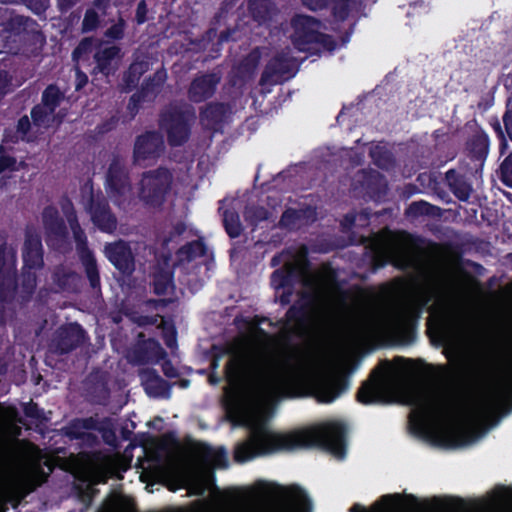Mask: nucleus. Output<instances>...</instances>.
<instances>
[{
	"instance_id": "f257e3e1",
	"label": "nucleus",
	"mask_w": 512,
	"mask_h": 512,
	"mask_svg": "<svg viewBox=\"0 0 512 512\" xmlns=\"http://www.w3.org/2000/svg\"><path fill=\"white\" fill-rule=\"evenodd\" d=\"M264 320L258 316V457L320 448L343 458L347 451V427L342 422H326L288 432L269 426L281 399L312 395L320 403H331L349 389V377L341 373L308 376L291 356L265 371L260 350V342L266 336L261 327Z\"/></svg>"
},
{
	"instance_id": "f03ea898",
	"label": "nucleus",
	"mask_w": 512,
	"mask_h": 512,
	"mask_svg": "<svg viewBox=\"0 0 512 512\" xmlns=\"http://www.w3.org/2000/svg\"><path fill=\"white\" fill-rule=\"evenodd\" d=\"M228 385L223 388L221 404L225 419L233 426L249 429V438L237 445L234 458L238 462L256 453V346L253 340L242 339L225 368Z\"/></svg>"
},
{
	"instance_id": "7ed1b4c3",
	"label": "nucleus",
	"mask_w": 512,
	"mask_h": 512,
	"mask_svg": "<svg viewBox=\"0 0 512 512\" xmlns=\"http://www.w3.org/2000/svg\"><path fill=\"white\" fill-rule=\"evenodd\" d=\"M258 512H313V502L296 483L258 481Z\"/></svg>"
},
{
	"instance_id": "20e7f679",
	"label": "nucleus",
	"mask_w": 512,
	"mask_h": 512,
	"mask_svg": "<svg viewBox=\"0 0 512 512\" xmlns=\"http://www.w3.org/2000/svg\"><path fill=\"white\" fill-rule=\"evenodd\" d=\"M421 306L401 305L395 308L385 319L369 317L360 327L361 333L374 336L390 331L403 344H411L417 336V325L421 318Z\"/></svg>"
},
{
	"instance_id": "39448f33",
	"label": "nucleus",
	"mask_w": 512,
	"mask_h": 512,
	"mask_svg": "<svg viewBox=\"0 0 512 512\" xmlns=\"http://www.w3.org/2000/svg\"><path fill=\"white\" fill-rule=\"evenodd\" d=\"M195 119L193 107L188 104L171 103L162 110L159 127L165 132L168 144L178 147L189 140Z\"/></svg>"
},
{
	"instance_id": "423d86ee",
	"label": "nucleus",
	"mask_w": 512,
	"mask_h": 512,
	"mask_svg": "<svg viewBox=\"0 0 512 512\" xmlns=\"http://www.w3.org/2000/svg\"><path fill=\"white\" fill-rule=\"evenodd\" d=\"M291 26L293 28L291 40L298 51L311 52L314 47H322L329 51L335 48L333 38L321 31V20L296 14L291 20Z\"/></svg>"
},
{
	"instance_id": "0eeeda50",
	"label": "nucleus",
	"mask_w": 512,
	"mask_h": 512,
	"mask_svg": "<svg viewBox=\"0 0 512 512\" xmlns=\"http://www.w3.org/2000/svg\"><path fill=\"white\" fill-rule=\"evenodd\" d=\"M477 383L481 387V393L467 412L470 421H485L512 411L511 397L504 396L497 388L488 386L482 375L477 376Z\"/></svg>"
},
{
	"instance_id": "6e6552de",
	"label": "nucleus",
	"mask_w": 512,
	"mask_h": 512,
	"mask_svg": "<svg viewBox=\"0 0 512 512\" xmlns=\"http://www.w3.org/2000/svg\"><path fill=\"white\" fill-rule=\"evenodd\" d=\"M103 253L122 276L130 277L136 270V257L153 255L154 250L145 242H136L132 248L128 241L118 239L106 243Z\"/></svg>"
},
{
	"instance_id": "1a4fd4ad",
	"label": "nucleus",
	"mask_w": 512,
	"mask_h": 512,
	"mask_svg": "<svg viewBox=\"0 0 512 512\" xmlns=\"http://www.w3.org/2000/svg\"><path fill=\"white\" fill-rule=\"evenodd\" d=\"M62 208L72 230L73 237L76 242V249L90 286L93 289L100 291V273L97 261L87 246V237L78 223L75 210L69 201L66 205H63Z\"/></svg>"
},
{
	"instance_id": "9d476101",
	"label": "nucleus",
	"mask_w": 512,
	"mask_h": 512,
	"mask_svg": "<svg viewBox=\"0 0 512 512\" xmlns=\"http://www.w3.org/2000/svg\"><path fill=\"white\" fill-rule=\"evenodd\" d=\"M172 181V173L164 167L144 172L138 183L139 199L146 205L159 207L164 202Z\"/></svg>"
},
{
	"instance_id": "9b49d317",
	"label": "nucleus",
	"mask_w": 512,
	"mask_h": 512,
	"mask_svg": "<svg viewBox=\"0 0 512 512\" xmlns=\"http://www.w3.org/2000/svg\"><path fill=\"white\" fill-rule=\"evenodd\" d=\"M108 194L115 205L122 209L129 207L134 201V193L125 163L114 157L106 173Z\"/></svg>"
},
{
	"instance_id": "f8f14e48",
	"label": "nucleus",
	"mask_w": 512,
	"mask_h": 512,
	"mask_svg": "<svg viewBox=\"0 0 512 512\" xmlns=\"http://www.w3.org/2000/svg\"><path fill=\"white\" fill-rule=\"evenodd\" d=\"M47 480V474L39 466H35L28 474L11 476L0 489V501L15 500V507L37 486Z\"/></svg>"
},
{
	"instance_id": "ddd939ff",
	"label": "nucleus",
	"mask_w": 512,
	"mask_h": 512,
	"mask_svg": "<svg viewBox=\"0 0 512 512\" xmlns=\"http://www.w3.org/2000/svg\"><path fill=\"white\" fill-rule=\"evenodd\" d=\"M311 272V263L306 256L294 258L286 262L280 269H276L271 274V284L276 290L295 287L297 282H302L304 286H312V280L309 279Z\"/></svg>"
},
{
	"instance_id": "4468645a",
	"label": "nucleus",
	"mask_w": 512,
	"mask_h": 512,
	"mask_svg": "<svg viewBox=\"0 0 512 512\" xmlns=\"http://www.w3.org/2000/svg\"><path fill=\"white\" fill-rule=\"evenodd\" d=\"M16 251L0 236V300H10L16 290Z\"/></svg>"
},
{
	"instance_id": "2eb2a0df",
	"label": "nucleus",
	"mask_w": 512,
	"mask_h": 512,
	"mask_svg": "<svg viewBox=\"0 0 512 512\" xmlns=\"http://www.w3.org/2000/svg\"><path fill=\"white\" fill-rule=\"evenodd\" d=\"M87 212L95 226L106 233H113L117 228V218L112 213L108 201L102 193H89L85 204Z\"/></svg>"
},
{
	"instance_id": "dca6fc26",
	"label": "nucleus",
	"mask_w": 512,
	"mask_h": 512,
	"mask_svg": "<svg viewBox=\"0 0 512 512\" xmlns=\"http://www.w3.org/2000/svg\"><path fill=\"white\" fill-rule=\"evenodd\" d=\"M87 340L86 332L77 323H71L58 328L51 340L50 350L58 355L72 352L82 346Z\"/></svg>"
},
{
	"instance_id": "f3484780",
	"label": "nucleus",
	"mask_w": 512,
	"mask_h": 512,
	"mask_svg": "<svg viewBox=\"0 0 512 512\" xmlns=\"http://www.w3.org/2000/svg\"><path fill=\"white\" fill-rule=\"evenodd\" d=\"M297 73L295 58L285 54L275 55L263 71L258 85L278 84L294 77Z\"/></svg>"
},
{
	"instance_id": "a211bd4d",
	"label": "nucleus",
	"mask_w": 512,
	"mask_h": 512,
	"mask_svg": "<svg viewBox=\"0 0 512 512\" xmlns=\"http://www.w3.org/2000/svg\"><path fill=\"white\" fill-rule=\"evenodd\" d=\"M144 334H138L137 343L127 352V360L134 365L157 363L166 355L165 350L154 339L143 340Z\"/></svg>"
},
{
	"instance_id": "6ab92c4d",
	"label": "nucleus",
	"mask_w": 512,
	"mask_h": 512,
	"mask_svg": "<svg viewBox=\"0 0 512 512\" xmlns=\"http://www.w3.org/2000/svg\"><path fill=\"white\" fill-rule=\"evenodd\" d=\"M165 151L163 136L156 131L146 132L136 138L133 158L136 164L155 160Z\"/></svg>"
},
{
	"instance_id": "aec40b11",
	"label": "nucleus",
	"mask_w": 512,
	"mask_h": 512,
	"mask_svg": "<svg viewBox=\"0 0 512 512\" xmlns=\"http://www.w3.org/2000/svg\"><path fill=\"white\" fill-rule=\"evenodd\" d=\"M391 363L385 360L373 369L370 377L358 389L356 399L362 404H375L382 400L380 385L385 375L391 370Z\"/></svg>"
},
{
	"instance_id": "412c9836",
	"label": "nucleus",
	"mask_w": 512,
	"mask_h": 512,
	"mask_svg": "<svg viewBox=\"0 0 512 512\" xmlns=\"http://www.w3.org/2000/svg\"><path fill=\"white\" fill-rule=\"evenodd\" d=\"M489 151L490 138L484 130L478 129L467 138L465 142V152L467 157L474 164V176L482 174Z\"/></svg>"
},
{
	"instance_id": "4be33fe9",
	"label": "nucleus",
	"mask_w": 512,
	"mask_h": 512,
	"mask_svg": "<svg viewBox=\"0 0 512 512\" xmlns=\"http://www.w3.org/2000/svg\"><path fill=\"white\" fill-rule=\"evenodd\" d=\"M42 223L49 245L56 249H62L66 243L67 230L58 210L53 206H47L42 212Z\"/></svg>"
},
{
	"instance_id": "5701e85b",
	"label": "nucleus",
	"mask_w": 512,
	"mask_h": 512,
	"mask_svg": "<svg viewBox=\"0 0 512 512\" xmlns=\"http://www.w3.org/2000/svg\"><path fill=\"white\" fill-rule=\"evenodd\" d=\"M222 79V74L219 71H213L211 73L200 74L196 76L189 85L188 98L190 101L200 103L208 98H211L217 85Z\"/></svg>"
},
{
	"instance_id": "b1692460",
	"label": "nucleus",
	"mask_w": 512,
	"mask_h": 512,
	"mask_svg": "<svg viewBox=\"0 0 512 512\" xmlns=\"http://www.w3.org/2000/svg\"><path fill=\"white\" fill-rule=\"evenodd\" d=\"M93 58L96 63L94 70L108 76L119 67L122 58L121 48L117 45L100 41Z\"/></svg>"
},
{
	"instance_id": "393cba45",
	"label": "nucleus",
	"mask_w": 512,
	"mask_h": 512,
	"mask_svg": "<svg viewBox=\"0 0 512 512\" xmlns=\"http://www.w3.org/2000/svg\"><path fill=\"white\" fill-rule=\"evenodd\" d=\"M389 263L400 270H405L412 266L413 259L410 253L402 247L391 252L384 250V248H375L373 250L371 264L374 271L385 267Z\"/></svg>"
},
{
	"instance_id": "a878e982",
	"label": "nucleus",
	"mask_w": 512,
	"mask_h": 512,
	"mask_svg": "<svg viewBox=\"0 0 512 512\" xmlns=\"http://www.w3.org/2000/svg\"><path fill=\"white\" fill-rule=\"evenodd\" d=\"M0 12V26L9 35L20 36L37 32V24L33 19L16 14L9 9H1Z\"/></svg>"
},
{
	"instance_id": "bb28decb",
	"label": "nucleus",
	"mask_w": 512,
	"mask_h": 512,
	"mask_svg": "<svg viewBox=\"0 0 512 512\" xmlns=\"http://www.w3.org/2000/svg\"><path fill=\"white\" fill-rule=\"evenodd\" d=\"M173 267L170 264V257L162 255L157 259L152 271V285L155 294L169 295L174 290Z\"/></svg>"
},
{
	"instance_id": "cd10ccee",
	"label": "nucleus",
	"mask_w": 512,
	"mask_h": 512,
	"mask_svg": "<svg viewBox=\"0 0 512 512\" xmlns=\"http://www.w3.org/2000/svg\"><path fill=\"white\" fill-rule=\"evenodd\" d=\"M317 296L313 292L303 291L297 302L286 312L288 322H295L299 326H306L311 319V311L315 307Z\"/></svg>"
},
{
	"instance_id": "c85d7f7f",
	"label": "nucleus",
	"mask_w": 512,
	"mask_h": 512,
	"mask_svg": "<svg viewBox=\"0 0 512 512\" xmlns=\"http://www.w3.org/2000/svg\"><path fill=\"white\" fill-rule=\"evenodd\" d=\"M445 182L455 198L461 202H468L474 192L473 183L467 175L460 173L455 168H450L445 173Z\"/></svg>"
},
{
	"instance_id": "c756f323",
	"label": "nucleus",
	"mask_w": 512,
	"mask_h": 512,
	"mask_svg": "<svg viewBox=\"0 0 512 512\" xmlns=\"http://www.w3.org/2000/svg\"><path fill=\"white\" fill-rule=\"evenodd\" d=\"M23 258L29 268H39L43 265L41 239L36 230L30 226L25 231Z\"/></svg>"
},
{
	"instance_id": "7c9ffc66",
	"label": "nucleus",
	"mask_w": 512,
	"mask_h": 512,
	"mask_svg": "<svg viewBox=\"0 0 512 512\" xmlns=\"http://www.w3.org/2000/svg\"><path fill=\"white\" fill-rule=\"evenodd\" d=\"M166 80V72L158 70L142 87L139 93L131 96L128 109L132 112L137 110V104L144 101H152L159 93Z\"/></svg>"
},
{
	"instance_id": "2f4dec72",
	"label": "nucleus",
	"mask_w": 512,
	"mask_h": 512,
	"mask_svg": "<svg viewBox=\"0 0 512 512\" xmlns=\"http://www.w3.org/2000/svg\"><path fill=\"white\" fill-rule=\"evenodd\" d=\"M228 116V107L223 103H209L200 110V122L206 129L217 130Z\"/></svg>"
},
{
	"instance_id": "473e14b6",
	"label": "nucleus",
	"mask_w": 512,
	"mask_h": 512,
	"mask_svg": "<svg viewBox=\"0 0 512 512\" xmlns=\"http://www.w3.org/2000/svg\"><path fill=\"white\" fill-rule=\"evenodd\" d=\"M145 391L152 397H168L169 385L154 370L144 368L139 371Z\"/></svg>"
},
{
	"instance_id": "72a5a7b5",
	"label": "nucleus",
	"mask_w": 512,
	"mask_h": 512,
	"mask_svg": "<svg viewBox=\"0 0 512 512\" xmlns=\"http://www.w3.org/2000/svg\"><path fill=\"white\" fill-rule=\"evenodd\" d=\"M110 0H94L93 7L86 10L81 30L88 33L97 30L102 23V17L107 14Z\"/></svg>"
},
{
	"instance_id": "f704fd0d",
	"label": "nucleus",
	"mask_w": 512,
	"mask_h": 512,
	"mask_svg": "<svg viewBox=\"0 0 512 512\" xmlns=\"http://www.w3.org/2000/svg\"><path fill=\"white\" fill-rule=\"evenodd\" d=\"M53 281L60 291L77 292L81 286V276L75 271L58 266L53 272Z\"/></svg>"
},
{
	"instance_id": "c9c22d12",
	"label": "nucleus",
	"mask_w": 512,
	"mask_h": 512,
	"mask_svg": "<svg viewBox=\"0 0 512 512\" xmlns=\"http://www.w3.org/2000/svg\"><path fill=\"white\" fill-rule=\"evenodd\" d=\"M98 428L97 420L92 417L86 419H77L67 428V435L71 438L82 439L89 444L97 441V436L89 432Z\"/></svg>"
},
{
	"instance_id": "e433bc0d",
	"label": "nucleus",
	"mask_w": 512,
	"mask_h": 512,
	"mask_svg": "<svg viewBox=\"0 0 512 512\" xmlns=\"http://www.w3.org/2000/svg\"><path fill=\"white\" fill-rule=\"evenodd\" d=\"M363 186L368 195L374 200L384 197L387 191V184L383 175L376 171L365 173Z\"/></svg>"
},
{
	"instance_id": "4c0bfd02",
	"label": "nucleus",
	"mask_w": 512,
	"mask_h": 512,
	"mask_svg": "<svg viewBox=\"0 0 512 512\" xmlns=\"http://www.w3.org/2000/svg\"><path fill=\"white\" fill-rule=\"evenodd\" d=\"M314 213L310 208L295 209L287 208L283 211L279 219V227L289 231H295L299 228L302 219L307 217V214Z\"/></svg>"
},
{
	"instance_id": "58836bf2",
	"label": "nucleus",
	"mask_w": 512,
	"mask_h": 512,
	"mask_svg": "<svg viewBox=\"0 0 512 512\" xmlns=\"http://www.w3.org/2000/svg\"><path fill=\"white\" fill-rule=\"evenodd\" d=\"M405 290L406 281L402 278H395L379 286V297L386 301H396L404 294Z\"/></svg>"
},
{
	"instance_id": "ea45409f",
	"label": "nucleus",
	"mask_w": 512,
	"mask_h": 512,
	"mask_svg": "<svg viewBox=\"0 0 512 512\" xmlns=\"http://www.w3.org/2000/svg\"><path fill=\"white\" fill-rule=\"evenodd\" d=\"M406 216L418 218L421 216L440 217L442 209L424 200L412 202L405 211Z\"/></svg>"
},
{
	"instance_id": "a19ab883",
	"label": "nucleus",
	"mask_w": 512,
	"mask_h": 512,
	"mask_svg": "<svg viewBox=\"0 0 512 512\" xmlns=\"http://www.w3.org/2000/svg\"><path fill=\"white\" fill-rule=\"evenodd\" d=\"M205 254V246L199 241H193L182 246L176 253L177 264L189 263Z\"/></svg>"
},
{
	"instance_id": "79ce46f5",
	"label": "nucleus",
	"mask_w": 512,
	"mask_h": 512,
	"mask_svg": "<svg viewBox=\"0 0 512 512\" xmlns=\"http://www.w3.org/2000/svg\"><path fill=\"white\" fill-rule=\"evenodd\" d=\"M149 69V62L146 60H136L134 61L128 71L124 75V83L126 89L131 90L136 87L141 76L147 72Z\"/></svg>"
},
{
	"instance_id": "37998d69",
	"label": "nucleus",
	"mask_w": 512,
	"mask_h": 512,
	"mask_svg": "<svg viewBox=\"0 0 512 512\" xmlns=\"http://www.w3.org/2000/svg\"><path fill=\"white\" fill-rule=\"evenodd\" d=\"M34 126L48 128L54 122V112L44 105H37L31 112Z\"/></svg>"
},
{
	"instance_id": "c03bdc74",
	"label": "nucleus",
	"mask_w": 512,
	"mask_h": 512,
	"mask_svg": "<svg viewBox=\"0 0 512 512\" xmlns=\"http://www.w3.org/2000/svg\"><path fill=\"white\" fill-rule=\"evenodd\" d=\"M256 69V55L251 52L239 65L235 68V77L240 81H247L252 79Z\"/></svg>"
},
{
	"instance_id": "a18cd8bd",
	"label": "nucleus",
	"mask_w": 512,
	"mask_h": 512,
	"mask_svg": "<svg viewBox=\"0 0 512 512\" xmlns=\"http://www.w3.org/2000/svg\"><path fill=\"white\" fill-rule=\"evenodd\" d=\"M401 496L399 494L395 495H384L378 501H376L369 509H366L359 503L353 504L349 512H387V505L393 499H399Z\"/></svg>"
},
{
	"instance_id": "49530a36",
	"label": "nucleus",
	"mask_w": 512,
	"mask_h": 512,
	"mask_svg": "<svg viewBox=\"0 0 512 512\" xmlns=\"http://www.w3.org/2000/svg\"><path fill=\"white\" fill-rule=\"evenodd\" d=\"M64 99L63 93L59 90V88L55 85H49L42 96V105L49 108V110L55 111L56 107H58L61 101Z\"/></svg>"
},
{
	"instance_id": "de8ad7c7",
	"label": "nucleus",
	"mask_w": 512,
	"mask_h": 512,
	"mask_svg": "<svg viewBox=\"0 0 512 512\" xmlns=\"http://www.w3.org/2000/svg\"><path fill=\"white\" fill-rule=\"evenodd\" d=\"M223 223L230 237L235 238L240 235L242 226L239 220V216L236 212L230 211L228 209L224 210Z\"/></svg>"
},
{
	"instance_id": "09e8293b",
	"label": "nucleus",
	"mask_w": 512,
	"mask_h": 512,
	"mask_svg": "<svg viewBox=\"0 0 512 512\" xmlns=\"http://www.w3.org/2000/svg\"><path fill=\"white\" fill-rule=\"evenodd\" d=\"M332 16L339 22H344L349 18L350 2L352 0H331Z\"/></svg>"
},
{
	"instance_id": "8fccbe9b",
	"label": "nucleus",
	"mask_w": 512,
	"mask_h": 512,
	"mask_svg": "<svg viewBox=\"0 0 512 512\" xmlns=\"http://www.w3.org/2000/svg\"><path fill=\"white\" fill-rule=\"evenodd\" d=\"M500 181L512 188V152L500 163Z\"/></svg>"
},
{
	"instance_id": "3c124183",
	"label": "nucleus",
	"mask_w": 512,
	"mask_h": 512,
	"mask_svg": "<svg viewBox=\"0 0 512 512\" xmlns=\"http://www.w3.org/2000/svg\"><path fill=\"white\" fill-rule=\"evenodd\" d=\"M246 495H236L230 504L229 512H252V503Z\"/></svg>"
},
{
	"instance_id": "603ef678",
	"label": "nucleus",
	"mask_w": 512,
	"mask_h": 512,
	"mask_svg": "<svg viewBox=\"0 0 512 512\" xmlns=\"http://www.w3.org/2000/svg\"><path fill=\"white\" fill-rule=\"evenodd\" d=\"M126 21L119 14L117 22L105 31V36L113 40H120L124 37Z\"/></svg>"
},
{
	"instance_id": "864d4df0",
	"label": "nucleus",
	"mask_w": 512,
	"mask_h": 512,
	"mask_svg": "<svg viewBox=\"0 0 512 512\" xmlns=\"http://www.w3.org/2000/svg\"><path fill=\"white\" fill-rule=\"evenodd\" d=\"M207 457H208V460L211 462L213 467L225 468L227 466L226 453L222 449L210 452L207 455Z\"/></svg>"
},
{
	"instance_id": "5fc2aeb1",
	"label": "nucleus",
	"mask_w": 512,
	"mask_h": 512,
	"mask_svg": "<svg viewBox=\"0 0 512 512\" xmlns=\"http://www.w3.org/2000/svg\"><path fill=\"white\" fill-rule=\"evenodd\" d=\"M319 277L324 282L335 283L338 279V272L329 263H325L320 268Z\"/></svg>"
},
{
	"instance_id": "6e6d98bb",
	"label": "nucleus",
	"mask_w": 512,
	"mask_h": 512,
	"mask_svg": "<svg viewBox=\"0 0 512 512\" xmlns=\"http://www.w3.org/2000/svg\"><path fill=\"white\" fill-rule=\"evenodd\" d=\"M505 134L512 141V105L511 100H507L506 109L502 115Z\"/></svg>"
},
{
	"instance_id": "4d7b16f0",
	"label": "nucleus",
	"mask_w": 512,
	"mask_h": 512,
	"mask_svg": "<svg viewBox=\"0 0 512 512\" xmlns=\"http://www.w3.org/2000/svg\"><path fill=\"white\" fill-rule=\"evenodd\" d=\"M95 40L93 38L87 37L81 40L78 46L75 48L73 52L74 58H79L81 55L89 52L94 44Z\"/></svg>"
},
{
	"instance_id": "13d9d810",
	"label": "nucleus",
	"mask_w": 512,
	"mask_h": 512,
	"mask_svg": "<svg viewBox=\"0 0 512 512\" xmlns=\"http://www.w3.org/2000/svg\"><path fill=\"white\" fill-rule=\"evenodd\" d=\"M30 127L31 123L28 116L24 115L21 117L17 124V134L19 135L17 136V139L20 138L21 140H24L28 131L30 130Z\"/></svg>"
},
{
	"instance_id": "bf43d9fd",
	"label": "nucleus",
	"mask_w": 512,
	"mask_h": 512,
	"mask_svg": "<svg viewBox=\"0 0 512 512\" xmlns=\"http://www.w3.org/2000/svg\"><path fill=\"white\" fill-rule=\"evenodd\" d=\"M36 13H41L48 7V0H19Z\"/></svg>"
},
{
	"instance_id": "052dcab7",
	"label": "nucleus",
	"mask_w": 512,
	"mask_h": 512,
	"mask_svg": "<svg viewBox=\"0 0 512 512\" xmlns=\"http://www.w3.org/2000/svg\"><path fill=\"white\" fill-rule=\"evenodd\" d=\"M16 169V159L9 156L0 157V173L5 171H13Z\"/></svg>"
},
{
	"instance_id": "680f3d73",
	"label": "nucleus",
	"mask_w": 512,
	"mask_h": 512,
	"mask_svg": "<svg viewBox=\"0 0 512 512\" xmlns=\"http://www.w3.org/2000/svg\"><path fill=\"white\" fill-rule=\"evenodd\" d=\"M302 2L314 12L321 11L328 6V0H302Z\"/></svg>"
},
{
	"instance_id": "e2e57ef3",
	"label": "nucleus",
	"mask_w": 512,
	"mask_h": 512,
	"mask_svg": "<svg viewBox=\"0 0 512 512\" xmlns=\"http://www.w3.org/2000/svg\"><path fill=\"white\" fill-rule=\"evenodd\" d=\"M36 287V276L34 273H27L24 275L23 280V288L26 290L28 294L32 293V291Z\"/></svg>"
},
{
	"instance_id": "0e129e2a",
	"label": "nucleus",
	"mask_w": 512,
	"mask_h": 512,
	"mask_svg": "<svg viewBox=\"0 0 512 512\" xmlns=\"http://www.w3.org/2000/svg\"><path fill=\"white\" fill-rule=\"evenodd\" d=\"M294 288L295 287L282 289V293L279 295V303L282 306H286L291 303V299L294 294Z\"/></svg>"
},
{
	"instance_id": "69168bd1",
	"label": "nucleus",
	"mask_w": 512,
	"mask_h": 512,
	"mask_svg": "<svg viewBox=\"0 0 512 512\" xmlns=\"http://www.w3.org/2000/svg\"><path fill=\"white\" fill-rule=\"evenodd\" d=\"M164 340L165 344L169 348H174L176 346V333L173 328L164 329Z\"/></svg>"
},
{
	"instance_id": "338daca9",
	"label": "nucleus",
	"mask_w": 512,
	"mask_h": 512,
	"mask_svg": "<svg viewBox=\"0 0 512 512\" xmlns=\"http://www.w3.org/2000/svg\"><path fill=\"white\" fill-rule=\"evenodd\" d=\"M147 6L145 1H141L136 10V21L141 24L146 21Z\"/></svg>"
},
{
	"instance_id": "774afa93",
	"label": "nucleus",
	"mask_w": 512,
	"mask_h": 512,
	"mask_svg": "<svg viewBox=\"0 0 512 512\" xmlns=\"http://www.w3.org/2000/svg\"><path fill=\"white\" fill-rule=\"evenodd\" d=\"M502 84L509 93V97L507 100H511L512 102V73H508L503 76Z\"/></svg>"
}]
</instances>
